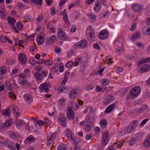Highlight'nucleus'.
Masks as SVG:
<instances>
[{"label":"nucleus","instance_id":"a211bd4d","mask_svg":"<svg viewBox=\"0 0 150 150\" xmlns=\"http://www.w3.org/2000/svg\"><path fill=\"white\" fill-rule=\"evenodd\" d=\"M58 38L61 40H65L67 38V35L64 32L60 30L58 33Z\"/></svg>","mask_w":150,"mask_h":150},{"label":"nucleus","instance_id":"f3484780","mask_svg":"<svg viewBox=\"0 0 150 150\" xmlns=\"http://www.w3.org/2000/svg\"><path fill=\"white\" fill-rule=\"evenodd\" d=\"M108 133L106 132L103 135V138L102 144L103 145H105L108 142Z\"/></svg>","mask_w":150,"mask_h":150},{"label":"nucleus","instance_id":"5fc2aeb1","mask_svg":"<svg viewBox=\"0 0 150 150\" xmlns=\"http://www.w3.org/2000/svg\"><path fill=\"white\" fill-rule=\"evenodd\" d=\"M65 89V88L64 86H60L58 88L57 91L58 92H61L63 91Z\"/></svg>","mask_w":150,"mask_h":150},{"label":"nucleus","instance_id":"39448f33","mask_svg":"<svg viewBox=\"0 0 150 150\" xmlns=\"http://www.w3.org/2000/svg\"><path fill=\"white\" fill-rule=\"evenodd\" d=\"M7 20L8 23L13 27L15 32L17 33H18L19 32L18 30L17 29L14 25V24L16 22L15 19L9 16L8 17Z\"/></svg>","mask_w":150,"mask_h":150},{"label":"nucleus","instance_id":"4be33fe9","mask_svg":"<svg viewBox=\"0 0 150 150\" xmlns=\"http://www.w3.org/2000/svg\"><path fill=\"white\" fill-rule=\"evenodd\" d=\"M148 108L147 105H144L143 107L139 109H135L134 110V112L135 113L139 114L143 112Z\"/></svg>","mask_w":150,"mask_h":150},{"label":"nucleus","instance_id":"ddd939ff","mask_svg":"<svg viewBox=\"0 0 150 150\" xmlns=\"http://www.w3.org/2000/svg\"><path fill=\"white\" fill-rule=\"evenodd\" d=\"M48 83H45L41 84L39 87V88L40 91H44L45 93H47L49 91V89L48 88Z\"/></svg>","mask_w":150,"mask_h":150},{"label":"nucleus","instance_id":"0eeeda50","mask_svg":"<svg viewBox=\"0 0 150 150\" xmlns=\"http://www.w3.org/2000/svg\"><path fill=\"white\" fill-rule=\"evenodd\" d=\"M150 69V65L146 64L141 66L138 69V71L140 73L147 72Z\"/></svg>","mask_w":150,"mask_h":150},{"label":"nucleus","instance_id":"20e7f679","mask_svg":"<svg viewBox=\"0 0 150 150\" xmlns=\"http://www.w3.org/2000/svg\"><path fill=\"white\" fill-rule=\"evenodd\" d=\"M143 7V5L138 3H134L131 5V8L136 12H140L142 9Z\"/></svg>","mask_w":150,"mask_h":150},{"label":"nucleus","instance_id":"a18cd8bd","mask_svg":"<svg viewBox=\"0 0 150 150\" xmlns=\"http://www.w3.org/2000/svg\"><path fill=\"white\" fill-rule=\"evenodd\" d=\"M114 144L116 145L118 148H120L123 145V143L122 141L116 142L114 143Z\"/></svg>","mask_w":150,"mask_h":150},{"label":"nucleus","instance_id":"2eb2a0df","mask_svg":"<svg viewBox=\"0 0 150 150\" xmlns=\"http://www.w3.org/2000/svg\"><path fill=\"white\" fill-rule=\"evenodd\" d=\"M124 42V39L122 36L118 37L117 40L115 41V43L117 45L118 47H121L122 45V44Z\"/></svg>","mask_w":150,"mask_h":150},{"label":"nucleus","instance_id":"b1692460","mask_svg":"<svg viewBox=\"0 0 150 150\" xmlns=\"http://www.w3.org/2000/svg\"><path fill=\"white\" fill-rule=\"evenodd\" d=\"M101 8V4L99 1H96L95 2V5L93 7V10L95 12H98Z\"/></svg>","mask_w":150,"mask_h":150},{"label":"nucleus","instance_id":"09e8293b","mask_svg":"<svg viewBox=\"0 0 150 150\" xmlns=\"http://www.w3.org/2000/svg\"><path fill=\"white\" fill-rule=\"evenodd\" d=\"M81 60V58L80 57L77 58L74 61V65L75 66H77L78 65L79 62Z\"/></svg>","mask_w":150,"mask_h":150},{"label":"nucleus","instance_id":"4c0bfd02","mask_svg":"<svg viewBox=\"0 0 150 150\" xmlns=\"http://www.w3.org/2000/svg\"><path fill=\"white\" fill-rule=\"evenodd\" d=\"M35 140L34 137L31 135L28 136L26 139V141L27 143H30L34 142Z\"/></svg>","mask_w":150,"mask_h":150},{"label":"nucleus","instance_id":"ea45409f","mask_svg":"<svg viewBox=\"0 0 150 150\" xmlns=\"http://www.w3.org/2000/svg\"><path fill=\"white\" fill-rule=\"evenodd\" d=\"M24 18L27 22L32 20L31 16L28 14H25L24 16Z\"/></svg>","mask_w":150,"mask_h":150},{"label":"nucleus","instance_id":"f03ea898","mask_svg":"<svg viewBox=\"0 0 150 150\" xmlns=\"http://www.w3.org/2000/svg\"><path fill=\"white\" fill-rule=\"evenodd\" d=\"M86 34L87 39L89 40H92L94 38L95 35L93 29L90 26H88L86 29Z\"/></svg>","mask_w":150,"mask_h":150},{"label":"nucleus","instance_id":"c85d7f7f","mask_svg":"<svg viewBox=\"0 0 150 150\" xmlns=\"http://www.w3.org/2000/svg\"><path fill=\"white\" fill-rule=\"evenodd\" d=\"M84 127L85 130L89 131L91 129V123H88V122H84Z\"/></svg>","mask_w":150,"mask_h":150},{"label":"nucleus","instance_id":"3c124183","mask_svg":"<svg viewBox=\"0 0 150 150\" xmlns=\"http://www.w3.org/2000/svg\"><path fill=\"white\" fill-rule=\"evenodd\" d=\"M43 66L41 65H38L36 66L35 68V70L36 71H40L42 69Z\"/></svg>","mask_w":150,"mask_h":150},{"label":"nucleus","instance_id":"052dcab7","mask_svg":"<svg viewBox=\"0 0 150 150\" xmlns=\"http://www.w3.org/2000/svg\"><path fill=\"white\" fill-rule=\"evenodd\" d=\"M121 132L123 134L128 133L127 129L126 127H124L122 129Z\"/></svg>","mask_w":150,"mask_h":150},{"label":"nucleus","instance_id":"58836bf2","mask_svg":"<svg viewBox=\"0 0 150 150\" xmlns=\"http://www.w3.org/2000/svg\"><path fill=\"white\" fill-rule=\"evenodd\" d=\"M16 126L18 127H19L21 126L25 122L23 121L18 119L16 120Z\"/></svg>","mask_w":150,"mask_h":150},{"label":"nucleus","instance_id":"1a4fd4ad","mask_svg":"<svg viewBox=\"0 0 150 150\" xmlns=\"http://www.w3.org/2000/svg\"><path fill=\"white\" fill-rule=\"evenodd\" d=\"M18 56V59L20 63L22 64H25L27 60L26 55L23 53H21L19 54Z\"/></svg>","mask_w":150,"mask_h":150},{"label":"nucleus","instance_id":"6e6552de","mask_svg":"<svg viewBox=\"0 0 150 150\" xmlns=\"http://www.w3.org/2000/svg\"><path fill=\"white\" fill-rule=\"evenodd\" d=\"M114 96L112 95H109L106 97L103 101V103L105 105H107L111 103L114 100Z\"/></svg>","mask_w":150,"mask_h":150},{"label":"nucleus","instance_id":"338daca9","mask_svg":"<svg viewBox=\"0 0 150 150\" xmlns=\"http://www.w3.org/2000/svg\"><path fill=\"white\" fill-rule=\"evenodd\" d=\"M30 63L32 66H34L36 65L37 62L34 59H32L30 60Z\"/></svg>","mask_w":150,"mask_h":150},{"label":"nucleus","instance_id":"393cba45","mask_svg":"<svg viewBox=\"0 0 150 150\" xmlns=\"http://www.w3.org/2000/svg\"><path fill=\"white\" fill-rule=\"evenodd\" d=\"M6 72V67L5 66H2L0 67V78L2 79L3 76Z\"/></svg>","mask_w":150,"mask_h":150},{"label":"nucleus","instance_id":"9b49d317","mask_svg":"<svg viewBox=\"0 0 150 150\" xmlns=\"http://www.w3.org/2000/svg\"><path fill=\"white\" fill-rule=\"evenodd\" d=\"M108 31L106 30H103L99 32L98 36L100 39L104 40L108 38Z\"/></svg>","mask_w":150,"mask_h":150},{"label":"nucleus","instance_id":"49530a36","mask_svg":"<svg viewBox=\"0 0 150 150\" xmlns=\"http://www.w3.org/2000/svg\"><path fill=\"white\" fill-rule=\"evenodd\" d=\"M67 147L64 145L61 144L58 146L57 150H67Z\"/></svg>","mask_w":150,"mask_h":150},{"label":"nucleus","instance_id":"6e6d98bb","mask_svg":"<svg viewBox=\"0 0 150 150\" xmlns=\"http://www.w3.org/2000/svg\"><path fill=\"white\" fill-rule=\"evenodd\" d=\"M73 62L72 61H70L68 62L66 64V67L67 68H70L72 65Z\"/></svg>","mask_w":150,"mask_h":150},{"label":"nucleus","instance_id":"69168bd1","mask_svg":"<svg viewBox=\"0 0 150 150\" xmlns=\"http://www.w3.org/2000/svg\"><path fill=\"white\" fill-rule=\"evenodd\" d=\"M53 24V22H50L48 23H47V28L49 29H50L52 28L53 27L52 26V24Z\"/></svg>","mask_w":150,"mask_h":150},{"label":"nucleus","instance_id":"f704fd0d","mask_svg":"<svg viewBox=\"0 0 150 150\" xmlns=\"http://www.w3.org/2000/svg\"><path fill=\"white\" fill-rule=\"evenodd\" d=\"M140 36L139 32H137L134 33L132 35V38H131L132 40L138 38Z\"/></svg>","mask_w":150,"mask_h":150},{"label":"nucleus","instance_id":"774afa93","mask_svg":"<svg viewBox=\"0 0 150 150\" xmlns=\"http://www.w3.org/2000/svg\"><path fill=\"white\" fill-rule=\"evenodd\" d=\"M34 38L33 35H30L26 39V40L27 41H30L33 40Z\"/></svg>","mask_w":150,"mask_h":150},{"label":"nucleus","instance_id":"cd10ccee","mask_svg":"<svg viewBox=\"0 0 150 150\" xmlns=\"http://www.w3.org/2000/svg\"><path fill=\"white\" fill-rule=\"evenodd\" d=\"M6 145L8 148L11 150H14L16 149L15 144L11 142H7Z\"/></svg>","mask_w":150,"mask_h":150},{"label":"nucleus","instance_id":"6ab92c4d","mask_svg":"<svg viewBox=\"0 0 150 150\" xmlns=\"http://www.w3.org/2000/svg\"><path fill=\"white\" fill-rule=\"evenodd\" d=\"M115 107V105L114 103L112 104L109 105L105 110V113H108L113 111Z\"/></svg>","mask_w":150,"mask_h":150},{"label":"nucleus","instance_id":"423d86ee","mask_svg":"<svg viewBox=\"0 0 150 150\" xmlns=\"http://www.w3.org/2000/svg\"><path fill=\"white\" fill-rule=\"evenodd\" d=\"M67 118L70 120L73 119L74 117V114L72 107L70 106H69L67 108Z\"/></svg>","mask_w":150,"mask_h":150},{"label":"nucleus","instance_id":"2f4dec72","mask_svg":"<svg viewBox=\"0 0 150 150\" xmlns=\"http://www.w3.org/2000/svg\"><path fill=\"white\" fill-rule=\"evenodd\" d=\"M2 114L5 116L9 117L10 115V110L9 108H7L5 110H3L2 111Z\"/></svg>","mask_w":150,"mask_h":150},{"label":"nucleus","instance_id":"0e129e2a","mask_svg":"<svg viewBox=\"0 0 150 150\" xmlns=\"http://www.w3.org/2000/svg\"><path fill=\"white\" fill-rule=\"evenodd\" d=\"M44 63L47 66H50L52 64V63L51 62L50 60H47L44 61Z\"/></svg>","mask_w":150,"mask_h":150},{"label":"nucleus","instance_id":"7ed1b4c3","mask_svg":"<svg viewBox=\"0 0 150 150\" xmlns=\"http://www.w3.org/2000/svg\"><path fill=\"white\" fill-rule=\"evenodd\" d=\"M141 88L139 86H136L131 89L130 91L131 97L134 98L137 96L140 93Z\"/></svg>","mask_w":150,"mask_h":150},{"label":"nucleus","instance_id":"4d7b16f0","mask_svg":"<svg viewBox=\"0 0 150 150\" xmlns=\"http://www.w3.org/2000/svg\"><path fill=\"white\" fill-rule=\"evenodd\" d=\"M66 102L64 99H61L58 101V103L61 105H64Z\"/></svg>","mask_w":150,"mask_h":150},{"label":"nucleus","instance_id":"a19ab883","mask_svg":"<svg viewBox=\"0 0 150 150\" xmlns=\"http://www.w3.org/2000/svg\"><path fill=\"white\" fill-rule=\"evenodd\" d=\"M5 84L6 86V88L7 89L9 90H12V86L9 81H6L5 83Z\"/></svg>","mask_w":150,"mask_h":150},{"label":"nucleus","instance_id":"c9c22d12","mask_svg":"<svg viewBox=\"0 0 150 150\" xmlns=\"http://www.w3.org/2000/svg\"><path fill=\"white\" fill-rule=\"evenodd\" d=\"M33 4H35L37 5L41 6L42 4V0H30Z\"/></svg>","mask_w":150,"mask_h":150},{"label":"nucleus","instance_id":"680f3d73","mask_svg":"<svg viewBox=\"0 0 150 150\" xmlns=\"http://www.w3.org/2000/svg\"><path fill=\"white\" fill-rule=\"evenodd\" d=\"M7 38V37L6 36H0V40L2 42H6L5 40Z\"/></svg>","mask_w":150,"mask_h":150},{"label":"nucleus","instance_id":"9d476101","mask_svg":"<svg viewBox=\"0 0 150 150\" xmlns=\"http://www.w3.org/2000/svg\"><path fill=\"white\" fill-rule=\"evenodd\" d=\"M58 121L62 127H66V118L64 115L61 114L58 117Z\"/></svg>","mask_w":150,"mask_h":150},{"label":"nucleus","instance_id":"aec40b11","mask_svg":"<svg viewBox=\"0 0 150 150\" xmlns=\"http://www.w3.org/2000/svg\"><path fill=\"white\" fill-rule=\"evenodd\" d=\"M24 98L25 101L30 103L33 101V99L32 96L29 94L26 93L24 95Z\"/></svg>","mask_w":150,"mask_h":150},{"label":"nucleus","instance_id":"e2e57ef3","mask_svg":"<svg viewBox=\"0 0 150 150\" xmlns=\"http://www.w3.org/2000/svg\"><path fill=\"white\" fill-rule=\"evenodd\" d=\"M90 18L92 21H93L96 20V17L95 15L90 14Z\"/></svg>","mask_w":150,"mask_h":150},{"label":"nucleus","instance_id":"f8f14e48","mask_svg":"<svg viewBox=\"0 0 150 150\" xmlns=\"http://www.w3.org/2000/svg\"><path fill=\"white\" fill-rule=\"evenodd\" d=\"M78 95V90L76 89H74L70 91L69 97L70 99H73L77 97Z\"/></svg>","mask_w":150,"mask_h":150},{"label":"nucleus","instance_id":"864d4df0","mask_svg":"<svg viewBox=\"0 0 150 150\" xmlns=\"http://www.w3.org/2000/svg\"><path fill=\"white\" fill-rule=\"evenodd\" d=\"M6 14V12L5 11H2L0 10V16L2 18H4Z\"/></svg>","mask_w":150,"mask_h":150},{"label":"nucleus","instance_id":"72a5a7b5","mask_svg":"<svg viewBox=\"0 0 150 150\" xmlns=\"http://www.w3.org/2000/svg\"><path fill=\"white\" fill-rule=\"evenodd\" d=\"M36 40L38 45H41L43 42L44 40L43 36L40 35L37 38Z\"/></svg>","mask_w":150,"mask_h":150},{"label":"nucleus","instance_id":"bb28decb","mask_svg":"<svg viewBox=\"0 0 150 150\" xmlns=\"http://www.w3.org/2000/svg\"><path fill=\"white\" fill-rule=\"evenodd\" d=\"M10 136L11 138L14 139H17L20 138V135L15 132H11L10 134Z\"/></svg>","mask_w":150,"mask_h":150},{"label":"nucleus","instance_id":"4468645a","mask_svg":"<svg viewBox=\"0 0 150 150\" xmlns=\"http://www.w3.org/2000/svg\"><path fill=\"white\" fill-rule=\"evenodd\" d=\"M57 38L54 35H51L48 37L46 40V44L47 45H50L56 41Z\"/></svg>","mask_w":150,"mask_h":150},{"label":"nucleus","instance_id":"13d9d810","mask_svg":"<svg viewBox=\"0 0 150 150\" xmlns=\"http://www.w3.org/2000/svg\"><path fill=\"white\" fill-rule=\"evenodd\" d=\"M75 137H73L72 140H70V141L73 142L74 144H77L80 142V140L78 139L75 138Z\"/></svg>","mask_w":150,"mask_h":150},{"label":"nucleus","instance_id":"f257e3e1","mask_svg":"<svg viewBox=\"0 0 150 150\" xmlns=\"http://www.w3.org/2000/svg\"><path fill=\"white\" fill-rule=\"evenodd\" d=\"M88 45L87 41L83 39L76 43L74 45V47L76 49L85 48L87 47Z\"/></svg>","mask_w":150,"mask_h":150},{"label":"nucleus","instance_id":"a878e982","mask_svg":"<svg viewBox=\"0 0 150 150\" xmlns=\"http://www.w3.org/2000/svg\"><path fill=\"white\" fill-rule=\"evenodd\" d=\"M144 145L146 147L150 146V136H148L144 142Z\"/></svg>","mask_w":150,"mask_h":150},{"label":"nucleus","instance_id":"8fccbe9b","mask_svg":"<svg viewBox=\"0 0 150 150\" xmlns=\"http://www.w3.org/2000/svg\"><path fill=\"white\" fill-rule=\"evenodd\" d=\"M40 74L42 77H46L48 75V72L47 71L44 70L41 71Z\"/></svg>","mask_w":150,"mask_h":150},{"label":"nucleus","instance_id":"603ef678","mask_svg":"<svg viewBox=\"0 0 150 150\" xmlns=\"http://www.w3.org/2000/svg\"><path fill=\"white\" fill-rule=\"evenodd\" d=\"M93 47L96 49L99 50H101V48L100 46L97 43L94 44L93 45Z\"/></svg>","mask_w":150,"mask_h":150},{"label":"nucleus","instance_id":"79ce46f5","mask_svg":"<svg viewBox=\"0 0 150 150\" xmlns=\"http://www.w3.org/2000/svg\"><path fill=\"white\" fill-rule=\"evenodd\" d=\"M63 19L66 24L67 25L70 24L68 19V15L67 14H65L63 16Z\"/></svg>","mask_w":150,"mask_h":150},{"label":"nucleus","instance_id":"de8ad7c7","mask_svg":"<svg viewBox=\"0 0 150 150\" xmlns=\"http://www.w3.org/2000/svg\"><path fill=\"white\" fill-rule=\"evenodd\" d=\"M136 139L135 138H132L129 141V144L130 146H132L134 145L136 142Z\"/></svg>","mask_w":150,"mask_h":150},{"label":"nucleus","instance_id":"7c9ffc66","mask_svg":"<svg viewBox=\"0 0 150 150\" xmlns=\"http://www.w3.org/2000/svg\"><path fill=\"white\" fill-rule=\"evenodd\" d=\"M100 127L104 129L106 127L107 125V122L105 119L102 120L100 121Z\"/></svg>","mask_w":150,"mask_h":150},{"label":"nucleus","instance_id":"c756f323","mask_svg":"<svg viewBox=\"0 0 150 150\" xmlns=\"http://www.w3.org/2000/svg\"><path fill=\"white\" fill-rule=\"evenodd\" d=\"M12 123V121L11 119H8L3 124L4 127H10Z\"/></svg>","mask_w":150,"mask_h":150},{"label":"nucleus","instance_id":"37998d69","mask_svg":"<svg viewBox=\"0 0 150 150\" xmlns=\"http://www.w3.org/2000/svg\"><path fill=\"white\" fill-rule=\"evenodd\" d=\"M16 26L20 30H21L23 28V24H22L20 21L16 23Z\"/></svg>","mask_w":150,"mask_h":150},{"label":"nucleus","instance_id":"412c9836","mask_svg":"<svg viewBox=\"0 0 150 150\" xmlns=\"http://www.w3.org/2000/svg\"><path fill=\"white\" fill-rule=\"evenodd\" d=\"M55 135L54 134H49L47 135V142L48 143L47 144V146H49L52 143L53 140L55 137Z\"/></svg>","mask_w":150,"mask_h":150},{"label":"nucleus","instance_id":"c03bdc74","mask_svg":"<svg viewBox=\"0 0 150 150\" xmlns=\"http://www.w3.org/2000/svg\"><path fill=\"white\" fill-rule=\"evenodd\" d=\"M101 83L103 85L106 86L108 85L109 83V81L108 79H103L101 81Z\"/></svg>","mask_w":150,"mask_h":150},{"label":"nucleus","instance_id":"dca6fc26","mask_svg":"<svg viewBox=\"0 0 150 150\" xmlns=\"http://www.w3.org/2000/svg\"><path fill=\"white\" fill-rule=\"evenodd\" d=\"M65 133L69 141L72 140L73 137H75L74 135L73 134L71 131L68 128L65 130Z\"/></svg>","mask_w":150,"mask_h":150},{"label":"nucleus","instance_id":"bf43d9fd","mask_svg":"<svg viewBox=\"0 0 150 150\" xmlns=\"http://www.w3.org/2000/svg\"><path fill=\"white\" fill-rule=\"evenodd\" d=\"M51 70H52L53 72L55 73L57 71L58 67L57 66H52L51 68Z\"/></svg>","mask_w":150,"mask_h":150},{"label":"nucleus","instance_id":"5701e85b","mask_svg":"<svg viewBox=\"0 0 150 150\" xmlns=\"http://www.w3.org/2000/svg\"><path fill=\"white\" fill-rule=\"evenodd\" d=\"M94 120V117L93 115L91 114L88 115L86 117L84 122H88V123L91 122Z\"/></svg>","mask_w":150,"mask_h":150},{"label":"nucleus","instance_id":"e433bc0d","mask_svg":"<svg viewBox=\"0 0 150 150\" xmlns=\"http://www.w3.org/2000/svg\"><path fill=\"white\" fill-rule=\"evenodd\" d=\"M34 76L37 81L41 80L42 79L40 73L38 72H36Z\"/></svg>","mask_w":150,"mask_h":150},{"label":"nucleus","instance_id":"473e14b6","mask_svg":"<svg viewBox=\"0 0 150 150\" xmlns=\"http://www.w3.org/2000/svg\"><path fill=\"white\" fill-rule=\"evenodd\" d=\"M136 125H133L132 124H130L128 126L126 127L127 129L128 133H129L134 130L135 128Z\"/></svg>","mask_w":150,"mask_h":150}]
</instances>
